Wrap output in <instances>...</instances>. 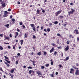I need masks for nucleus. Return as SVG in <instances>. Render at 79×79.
Segmentation results:
<instances>
[{"label":"nucleus","instance_id":"nucleus-45","mask_svg":"<svg viewBox=\"0 0 79 79\" xmlns=\"http://www.w3.org/2000/svg\"><path fill=\"white\" fill-rule=\"evenodd\" d=\"M15 45H14L13 46V49H15Z\"/></svg>","mask_w":79,"mask_h":79},{"label":"nucleus","instance_id":"nucleus-38","mask_svg":"<svg viewBox=\"0 0 79 79\" xmlns=\"http://www.w3.org/2000/svg\"><path fill=\"white\" fill-rule=\"evenodd\" d=\"M67 44H69V41H67Z\"/></svg>","mask_w":79,"mask_h":79},{"label":"nucleus","instance_id":"nucleus-43","mask_svg":"<svg viewBox=\"0 0 79 79\" xmlns=\"http://www.w3.org/2000/svg\"><path fill=\"white\" fill-rule=\"evenodd\" d=\"M0 71H2V72H4L3 71V69H2V68L0 69Z\"/></svg>","mask_w":79,"mask_h":79},{"label":"nucleus","instance_id":"nucleus-17","mask_svg":"<svg viewBox=\"0 0 79 79\" xmlns=\"http://www.w3.org/2000/svg\"><path fill=\"white\" fill-rule=\"evenodd\" d=\"M52 45L53 46H54L55 47H56L57 46V45H56V44H52Z\"/></svg>","mask_w":79,"mask_h":79},{"label":"nucleus","instance_id":"nucleus-32","mask_svg":"<svg viewBox=\"0 0 79 79\" xmlns=\"http://www.w3.org/2000/svg\"><path fill=\"white\" fill-rule=\"evenodd\" d=\"M47 52H44V55H46V54H47Z\"/></svg>","mask_w":79,"mask_h":79},{"label":"nucleus","instance_id":"nucleus-1","mask_svg":"<svg viewBox=\"0 0 79 79\" xmlns=\"http://www.w3.org/2000/svg\"><path fill=\"white\" fill-rule=\"evenodd\" d=\"M74 11H75V10H74L73 9H71V11L69 12L68 14L69 15H73Z\"/></svg>","mask_w":79,"mask_h":79},{"label":"nucleus","instance_id":"nucleus-55","mask_svg":"<svg viewBox=\"0 0 79 79\" xmlns=\"http://www.w3.org/2000/svg\"><path fill=\"white\" fill-rule=\"evenodd\" d=\"M26 65H24L23 66V68H25V69H26Z\"/></svg>","mask_w":79,"mask_h":79},{"label":"nucleus","instance_id":"nucleus-24","mask_svg":"<svg viewBox=\"0 0 79 79\" xmlns=\"http://www.w3.org/2000/svg\"><path fill=\"white\" fill-rule=\"evenodd\" d=\"M57 54V52L55 51L54 52V53L53 54V55H55V56H56V55Z\"/></svg>","mask_w":79,"mask_h":79},{"label":"nucleus","instance_id":"nucleus-10","mask_svg":"<svg viewBox=\"0 0 79 79\" xmlns=\"http://www.w3.org/2000/svg\"><path fill=\"white\" fill-rule=\"evenodd\" d=\"M69 50V46L68 45L67 46L66 48H65V51H68Z\"/></svg>","mask_w":79,"mask_h":79},{"label":"nucleus","instance_id":"nucleus-63","mask_svg":"<svg viewBox=\"0 0 79 79\" xmlns=\"http://www.w3.org/2000/svg\"><path fill=\"white\" fill-rule=\"evenodd\" d=\"M17 55H18V56H20V53H18L17 54Z\"/></svg>","mask_w":79,"mask_h":79},{"label":"nucleus","instance_id":"nucleus-23","mask_svg":"<svg viewBox=\"0 0 79 79\" xmlns=\"http://www.w3.org/2000/svg\"><path fill=\"white\" fill-rule=\"evenodd\" d=\"M56 35H57V36H59V37H61V35L59 33L57 34Z\"/></svg>","mask_w":79,"mask_h":79},{"label":"nucleus","instance_id":"nucleus-34","mask_svg":"<svg viewBox=\"0 0 79 79\" xmlns=\"http://www.w3.org/2000/svg\"><path fill=\"white\" fill-rule=\"evenodd\" d=\"M14 72V69H13L10 71V73H13Z\"/></svg>","mask_w":79,"mask_h":79},{"label":"nucleus","instance_id":"nucleus-57","mask_svg":"<svg viewBox=\"0 0 79 79\" xmlns=\"http://www.w3.org/2000/svg\"><path fill=\"white\" fill-rule=\"evenodd\" d=\"M51 76V77H54L53 74H52Z\"/></svg>","mask_w":79,"mask_h":79},{"label":"nucleus","instance_id":"nucleus-8","mask_svg":"<svg viewBox=\"0 0 79 79\" xmlns=\"http://www.w3.org/2000/svg\"><path fill=\"white\" fill-rule=\"evenodd\" d=\"M69 58L68 56L66 57L65 59L64 60V61H67V60H69Z\"/></svg>","mask_w":79,"mask_h":79},{"label":"nucleus","instance_id":"nucleus-37","mask_svg":"<svg viewBox=\"0 0 79 79\" xmlns=\"http://www.w3.org/2000/svg\"><path fill=\"white\" fill-rule=\"evenodd\" d=\"M19 34L18 33V32H16V36H18V35Z\"/></svg>","mask_w":79,"mask_h":79},{"label":"nucleus","instance_id":"nucleus-19","mask_svg":"<svg viewBox=\"0 0 79 79\" xmlns=\"http://www.w3.org/2000/svg\"><path fill=\"white\" fill-rule=\"evenodd\" d=\"M41 52H40L37 53L38 55H39V56H40V55H41Z\"/></svg>","mask_w":79,"mask_h":79},{"label":"nucleus","instance_id":"nucleus-49","mask_svg":"<svg viewBox=\"0 0 79 79\" xmlns=\"http://www.w3.org/2000/svg\"><path fill=\"white\" fill-rule=\"evenodd\" d=\"M8 48H9V49L11 48V47H10V46H8Z\"/></svg>","mask_w":79,"mask_h":79},{"label":"nucleus","instance_id":"nucleus-60","mask_svg":"<svg viewBox=\"0 0 79 79\" xmlns=\"http://www.w3.org/2000/svg\"><path fill=\"white\" fill-rule=\"evenodd\" d=\"M44 31H45V32H47V30H46V29H45L44 30Z\"/></svg>","mask_w":79,"mask_h":79},{"label":"nucleus","instance_id":"nucleus-42","mask_svg":"<svg viewBox=\"0 0 79 79\" xmlns=\"http://www.w3.org/2000/svg\"><path fill=\"white\" fill-rule=\"evenodd\" d=\"M51 65H53V62H51Z\"/></svg>","mask_w":79,"mask_h":79},{"label":"nucleus","instance_id":"nucleus-48","mask_svg":"<svg viewBox=\"0 0 79 79\" xmlns=\"http://www.w3.org/2000/svg\"><path fill=\"white\" fill-rule=\"evenodd\" d=\"M17 31H18V32H19V31H19V29L17 28Z\"/></svg>","mask_w":79,"mask_h":79},{"label":"nucleus","instance_id":"nucleus-9","mask_svg":"<svg viewBox=\"0 0 79 79\" xmlns=\"http://www.w3.org/2000/svg\"><path fill=\"white\" fill-rule=\"evenodd\" d=\"M73 71H74V69H71L70 71V72L71 74L73 73Z\"/></svg>","mask_w":79,"mask_h":79},{"label":"nucleus","instance_id":"nucleus-5","mask_svg":"<svg viewBox=\"0 0 79 79\" xmlns=\"http://www.w3.org/2000/svg\"><path fill=\"white\" fill-rule=\"evenodd\" d=\"M2 6L3 7H5V1H3L1 3Z\"/></svg>","mask_w":79,"mask_h":79},{"label":"nucleus","instance_id":"nucleus-33","mask_svg":"<svg viewBox=\"0 0 79 79\" xmlns=\"http://www.w3.org/2000/svg\"><path fill=\"white\" fill-rule=\"evenodd\" d=\"M28 69H32V67H31V66H29L28 67H27Z\"/></svg>","mask_w":79,"mask_h":79},{"label":"nucleus","instance_id":"nucleus-6","mask_svg":"<svg viewBox=\"0 0 79 79\" xmlns=\"http://www.w3.org/2000/svg\"><path fill=\"white\" fill-rule=\"evenodd\" d=\"M75 74L76 76H78L79 74V70H76V71L75 72Z\"/></svg>","mask_w":79,"mask_h":79},{"label":"nucleus","instance_id":"nucleus-3","mask_svg":"<svg viewBox=\"0 0 79 79\" xmlns=\"http://www.w3.org/2000/svg\"><path fill=\"white\" fill-rule=\"evenodd\" d=\"M36 73H37V74L38 75V76H39L40 75H42V72H40V71H36Z\"/></svg>","mask_w":79,"mask_h":79},{"label":"nucleus","instance_id":"nucleus-36","mask_svg":"<svg viewBox=\"0 0 79 79\" xmlns=\"http://www.w3.org/2000/svg\"><path fill=\"white\" fill-rule=\"evenodd\" d=\"M57 48L58 49H61V46H60L57 47Z\"/></svg>","mask_w":79,"mask_h":79},{"label":"nucleus","instance_id":"nucleus-2","mask_svg":"<svg viewBox=\"0 0 79 79\" xmlns=\"http://www.w3.org/2000/svg\"><path fill=\"white\" fill-rule=\"evenodd\" d=\"M8 15V12H7V11H5L4 15H3V17H7Z\"/></svg>","mask_w":79,"mask_h":79},{"label":"nucleus","instance_id":"nucleus-64","mask_svg":"<svg viewBox=\"0 0 79 79\" xmlns=\"http://www.w3.org/2000/svg\"><path fill=\"white\" fill-rule=\"evenodd\" d=\"M18 4H20V2H19V1H18Z\"/></svg>","mask_w":79,"mask_h":79},{"label":"nucleus","instance_id":"nucleus-16","mask_svg":"<svg viewBox=\"0 0 79 79\" xmlns=\"http://www.w3.org/2000/svg\"><path fill=\"white\" fill-rule=\"evenodd\" d=\"M5 61H6L7 62V63H8L9 64H10V61L9 60H7L6 59H5Z\"/></svg>","mask_w":79,"mask_h":79},{"label":"nucleus","instance_id":"nucleus-22","mask_svg":"<svg viewBox=\"0 0 79 79\" xmlns=\"http://www.w3.org/2000/svg\"><path fill=\"white\" fill-rule=\"evenodd\" d=\"M45 66H46V67H48V66H49V64H46L45 65Z\"/></svg>","mask_w":79,"mask_h":79},{"label":"nucleus","instance_id":"nucleus-62","mask_svg":"<svg viewBox=\"0 0 79 79\" xmlns=\"http://www.w3.org/2000/svg\"><path fill=\"white\" fill-rule=\"evenodd\" d=\"M74 4H73L72 3H70V5H73Z\"/></svg>","mask_w":79,"mask_h":79},{"label":"nucleus","instance_id":"nucleus-44","mask_svg":"<svg viewBox=\"0 0 79 79\" xmlns=\"http://www.w3.org/2000/svg\"><path fill=\"white\" fill-rule=\"evenodd\" d=\"M15 64H18V61H17L15 63Z\"/></svg>","mask_w":79,"mask_h":79},{"label":"nucleus","instance_id":"nucleus-25","mask_svg":"<svg viewBox=\"0 0 79 79\" xmlns=\"http://www.w3.org/2000/svg\"><path fill=\"white\" fill-rule=\"evenodd\" d=\"M69 37H70V38H72V39H73V38H74V37H73V36L71 35H69Z\"/></svg>","mask_w":79,"mask_h":79},{"label":"nucleus","instance_id":"nucleus-26","mask_svg":"<svg viewBox=\"0 0 79 79\" xmlns=\"http://www.w3.org/2000/svg\"><path fill=\"white\" fill-rule=\"evenodd\" d=\"M31 26V27H34V25L33 24H31L30 25Z\"/></svg>","mask_w":79,"mask_h":79},{"label":"nucleus","instance_id":"nucleus-58","mask_svg":"<svg viewBox=\"0 0 79 79\" xmlns=\"http://www.w3.org/2000/svg\"><path fill=\"white\" fill-rule=\"evenodd\" d=\"M59 66L60 68H61V67H62V65H59Z\"/></svg>","mask_w":79,"mask_h":79},{"label":"nucleus","instance_id":"nucleus-46","mask_svg":"<svg viewBox=\"0 0 79 79\" xmlns=\"http://www.w3.org/2000/svg\"><path fill=\"white\" fill-rule=\"evenodd\" d=\"M19 24L20 26H22V24H23V23L22 22H20Z\"/></svg>","mask_w":79,"mask_h":79},{"label":"nucleus","instance_id":"nucleus-13","mask_svg":"<svg viewBox=\"0 0 79 79\" xmlns=\"http://www.w3.org/2000/svg\"><path fill=\"white\" fill-rule=\"evenodd\" d=\"M24 41L23 40H20V42H21V45H22L23 44V42Z\"/></svg>","mask_w":79,"mask_h":79},{"label":"nucleus","instance_id":"nucleus-4","mask_svg":"<svg viewBox=\"0 0 79 79\" xmlns=\"http://www.w3.org/2000/svg\"><path fill=\"white\" fill-rule=\"evenodd\" d=\"M74 34H79V31L77 29H75L73 31Z\"/></svg>","mask_w":79,"mask_h":79},{"label":"nucleus","instance_id":"nucleus-35","mask_svg":"<svg viewBox=\"0 0 79 79\" xmlns=\"http://www.w3.org/2000/svg\"><path fill=\"white\" fill-rule=\"evenodd\" d=\"M12 21H13V23H14V21H15V20L14 19H12Z\"/></svg>","mask_w":79,"mask_h":79},{"label":"nucleus","instance_id":"nucleus-7","mask_svg":"<svg viewBox=\"0 0 79 79\" xmlns=\"http://www.w3.org/2000/svg\"><path fill=\"white\" fill-rule=\"evenodd\" d=\"M61 11L60 10H59L58 11H57L56 14V16H58L59 14H60V13H61Z\"/></svg>","mask_w":79,"mask_h":79},{"label":"nucleus","instance_id":"nucleus-21","mask_svg":"<svg viewBox=\"0 0 79 79\" xmlns=\"http://www.w3.org/2000/svg\"><path fill=\"white\" fill-rule=\"evenodd\" d=\"M53 51V48H52V49L50 50V53H52Z\"/></svg>","mask_w":79,"mask_h":79},{"label":"nucleus","instance_id":"nucleus-56","mask_svg":"<svg viewBox=\"0 0 79 79\" xmlns=\"http://www.w3.org/2000/svg\"><path fill=\"white\" fill-rule=\"evenodd\" d=\"M8 11H11V9H9L8 10Z\"/></svg>","mask_w":79,"mask_h":79},{"label":"nucleus","instance_id":"nucleus-15","mask_svg":"<svg viewBox=\"0 0 79 79\" xmlns=\"http://www.w3.org/2000/svg\"><path fill=\"white\" fill-rule=\"evenodd\" d=\"M5 40H6L7 39H10V37H7L6 36H5Z\"/></svg>","mask_w":79,"mask_h":79},{"label":"nucleus","instance_id":"nucleus-53","mask_svg":"<svg viewBox=\"0 0 79 79\" xmlns=\"http://www.w3.org/2000/svg\"><path fill=\"white\" fill-rule=\"evenodd\" d=\"M49 25H50L51 26L52 25V23H49Z\"/></svg>","mask_w":79,"mask_h":79},{"label":"nucleus","instance_id":"nucleus-20","mask_svg":"<svg viewBox=\"0 0 79 79\" xmlns=\"http://www.w3.org/2000/svg\"><path fill=\"white\" fill-rule=\"evenodd\" d=\"M32 29L34 31H35V27H32Z\"/></svg>","mask_w":79,"mask_h":79},{"label":"nucleus","instance_id":"nucleus-54","mask_svg":"<svg viewBox=\"0 0 79 79\" xmlns=\"http://www.w3.org/2000/svg\"><path fill=\"white\" fill-rule=\"evenodd\" d=\"M42 13H45V10H42Z\"/></svg>","mask_w":79,"mask_h":79},{"label":"nucleus","instance_id":"nucleus-29","mask_svg":"<svg viewBox=\"0 0 79 79\" xmlns=\"http://www.w3.org/2000/svg\"><path fill=\"white\" fill-rule=\"evenodd\" d=\"M3 49V47L1 46H0V50H2Z\"/></svg>","mask_w":79,"mask_h":79},{"label":"nucleus","instance_id":"nucleus-51","mask_svg":"<svg viewBox=\"0 0 79 79\" xmlns=\"http://www.w3.org/2000/svg\"><path fill=\"white\" fill-rule=\"evenodd\" d=\"M23 28H24V29H25L26 28V27H25V26L24 25H23Z\"/></svg>","mask_w":79,"mask_h":79},{"label":"nucleus","instance_id":"nucleus-31","mask_svg":"<svg viewBox=\"0 0 79 79\" xmlns=\"http://www.w3.org/2000/svg\"><path fill=\"white\" fill-rule=\"evenodd\" d=\"M59 18H60V19H63V18H64V17H63V16H61L59 17Z\"/></svg>","mask_w":79,"mask_h":79},{"label":"nucleus","instance_id":"nucleus-40","mask_svg":"<svg viewBox=\"0 0 79 79\" xmlns=\"http://www.w3.org/2000/svg\"><path fill=\"white\" fill-rule=\"evenodd\" d=\"M41 69H44L45 68V67L44 66H41Z\"/></svg>","mask_w":79,"mask_h":79},{"label":"nucleus","instance_id":"nucleus-30","mask_svg":"<svg viewBox=\"0 0 79 79\" xmlns=\"http://www.w3.org/2000/svg\"><path fill=\"white\" fill-rule=\"evenodd\" d=\"M4 57L5 59H6V60H8V58L7 56H4Z\"/></svg>","mask_w":79,"mask_h":79},{"label":"nucleus","instance_id":"nucleus-52","mask_svg":"<svg viewBox=\"0 0 79 79\" xmlns=\"http://www.w3.org/2000/svg\"><path fill=\"white\" fill-rule=\"evenodd\" d=\"M10 37H12V35L10 34Z\"/></svg>","mask_w":79,"mask_h":79},{"label":"nucleus","instance_id":"nucleus-18","mask_svg":"<svg viewBox=\"0 0 79 79\" xmlns=\"http://www.w3.org/2000/svg\"><path fill=\"white\" fill-rule=\"evenodd\" d=\"M32 72H33V71L30 70L29 71V74H31V73H32Z\"/></svg>","mask_w":79,"mask_h":79},{"label":"nucleus","instance_id":"nucleus-12","mask_svg":"<svg viewBox=\"0 0 79 79\" xmlns=\"http://www.w3.org/2000/svg\"><path fill=\"white\" fill-rule=\"evenodd\" d=\"M27 33H26L24 35V38H27Z\"/></svg>","mask_w":79,"mask_h":79},{"label":"nucleus","instance_id":"nucleus-50","mask_svg":"<svg viewBox=\"0 0 79 79\" xmlns=\"http://www.w3.org/2000/svg\"><path fill=\"white\" fill-rule=\"evenodd\" d=\"M0 37H3V34H0Z\"/></svg>","mask_w":79,"mask_h":79},{"label":"nucleus","instance_id":"nucleus-59","mask_svg":"<svg viewBox=\"0 0 79 79\" xmlns=\"http://www.w3.org/2000/svg\"><path fill=\"white\" fill-rule=\"evenodd\" d=\"M39 26H38L37 27H36V29H39Z\"/></svg>","mask_w":79,"mask_h":79},{"label":"nucleus","instance_id":"nucleus-61","mask_svg":"<svg viewBox=\"0 0 79 79\" xmlns=\"http://www.w3.org/2000/svg\"><path fill=\"white\" fill-rule=\"evenodd\" d=\"M58 73L57 72H56V75H58Z\"/></svg>","mask_w":79,"mask_h":79},{"label":"nucleus","instance_id":"nucleus-39","mask_svg":"<svg viewBox=\"0 0 79 79\" xmlns=\"http://www.w3.org/2000/svg\"><path fill=\"white\" fill-rule=\"evenodd\" d=\"M47 31H48V32H50V29L48 28V29H47Z\"/></svg>","mask_w":79,"mask_h":79},{"label":"nucleus","instance_id":"nucleus-27","mask_svg":"<svg viewBox=\"0 0 79 79\" xmlns=\"http://www.w3.org/2000/svg\"><path fill=\"white\" fill-rule=\"evenodd\" d=\"M32 63H33V65H34V66H35V64L34 63H35V61H32Z\"/></svg>","mask_w":79,"mask_h":79},{"label":"nucleus","instance_id":"nucleus-47","mask_svg":"<svg viewBox=\"0 0 79 79\" xmlns=\"http://www.w3.org/2000/svg\"><path fill=\"white\" fill-rule=\"evenodd\" d=\"M7 66L8 67H9V66H10V65H9V64H6Z\"/></svg>","mask_w":79,"mask_h":79},{"label":"nucleus","instance_id":"nucleus-28","mask_svg":"<svg viewBox=\"0 0 79 79\" xmlns=\"http://www.w3.org/2000/svg\"><path fill=\"white\" fill-rule=\"evenodd\" d=\"M58 23V21H55L54 23L55 24H57Z\"/></svg>","mask_w":79,"mask_h":79},{"label":"nucleus","instance_id":"nucleus-41","mask_svg":"<svg viewBox=\"0 0 79 79\" xmlns=\"http://www.w3.org/2000/svg\"><path fill=\"white\" fill-rule=\"evenodd\" d=\"M33 39H35L36 38L35 36V35H33Z\"/></svg>","mask_w":79,"mask_h":79},{"label":"nucleus","instance_id":"nucleus-14","mask_svg":"<svg viewBox=\"0 0 79 79\" xmlns=\"http://www.w3.org/2000/svg\"><path fill=\"white\" fill-rule=\"evenodd\" d=\"M36 12L38 14H39L40 13V10H38V9H37Z\"/></svg>","mask_w":79,"mask_h":79},{"label":"nucleus","instance_id":"nucleus-11","mask_svg":"<svg viewBox=\"0 0 79 79\" xmlns=\"http://www.w3.org/2000/svg\"><path fill=\"white\" fill-rule=\"evenodd\" d=\"M4 26L6 27L7 28H9V26H10V25L9 24H7L6 25H5Z\"/></svg>","mask_w":79,"mask_h":79}]
</instances>
